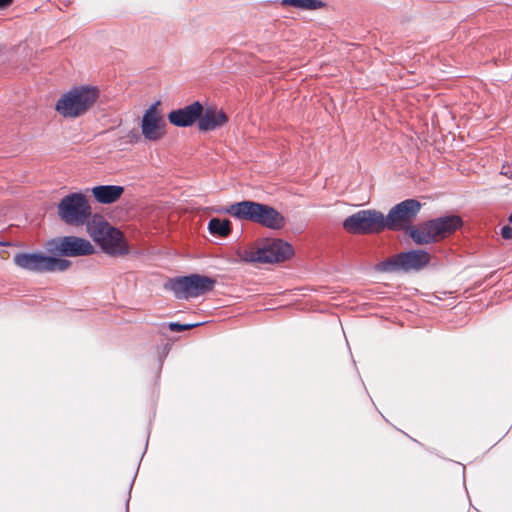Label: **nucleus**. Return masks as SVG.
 <instances>
[{
    "mask_svg": "<svg viewBox=\"0 0 512 512\" xmlns=\"http://www.w3.org/2000/svg\"><path fill=\"white\" fill-rule=\"evenodd\" d=\"M501 235L506 240L512 239V227L508 225L503 226L501 229Z\"/></svg>",
    "mask_w": 512,
    "mask_h": 512,
    "instance_id": "22",
    "label": "nucleus"
},
{
    "mask_svg": "<svg viewBox=\"0 0 512 512\" xmlns=\"http://www.w3.org/2000/svg\"><path fill=\"white\" fill-rule=\"evenodd\" d=\"M202 324L203 323L181 324V323H178V322H170L169 323V329L171 331L181 332V331H185V330H189V329L195 328V327L200 326Z\"/></svg>",
    "mask_w": 512,
    "mask_h": 512,
    "instance_id": "20",
    "label": "nucleus"
},
{
    "mask_svg": "<svg viewBox=\"0 0 512 512\" xmlns=\"http://www.w3.org/2000/svg\"><path fill=\"white\" fill-rule=\"evenodd\" d=\"M125 138L127 139L128 143L135 144L140 141L141 136L137 129H132L126 134Z\"/></svg>",
    "mask_w": 512,
    "mask_h": 512,
    "instance_id": "21",
    "label": "nucleus"
},
{
    "mask_svg": "<svg viewBox=\"0 0 512 512\" xmlns=\"http://www.w3.org/2000/svg\"><path fill=\"white\" fill-rule=\"evenodd\" d=\"M462 224L463 221L459 216L446 215L417 225L407 224L404 231L415 244L425 245L435 243L439 238L455 232Z\"/></svg>",
    "mask_w": 512,
    "mask_h": 512,
    "instance_id": "2",
    "label": "nucleus"
},
{
    "mask_svg": "<svg viewBox=\"0 0 512 512\" xmlns=\"http://www.w3.org/2000/svg\"><path fill=\"white\" fill-rule=\"evenodd\" d=\"M159 102L153 103L143 114L141 131L148 141H158L165 135L166 122L158 111Z\"/></svg>",
    "mask_w": 512,
    "mask_h": 512,
    "instance_id": "12",
    "label": "nucleus"
},
{
    "mask_svg": "<svg viewBox=\"0 0 512 512\" xmlns=\"http://www.w3.org/2000/svg\"><path fill=\"white\" fill-rule=\"evenodd\" d=\"M48 251L54 255L64 257L87 256L94 253V247L90 241L76 237L64 236L48 242Z\"/></svg>",
    "mask_w": 512,
    "mask_h": 512,
    "instance_id": "9",
    "label": "nucleus"
},
{
    "mask_svg": "<svg viewBox=\"0 0 512 512\" xmlns=\"http://www.w3.org/2000/svg\"><path fill=\"white\" fill-rule=\"evenodd\" d=\"M48 255L41 252H18L13 263L20 269L36 274L47 273Z\"/></svg>",
    "mask_w": 512,
    "mask_h": 512,
    "instance_id": "14",
    "label": "nucleus"
},
{
    "mask_svg": "<svg viewBox=\"0 0 512 512\" xmlns=\"http://www.w3.org/2000/svg\"><path fill=\"white\" fill-rule=\"evenodd\" d=\"M228 116L215 107L203 108V114L198 119V129L201 132H210L220 129L228 122Z\"/></svg>",
    "mask_w": 512,
    "mask_h": 512,
    "instance_id": "15",
    "label": "nucleus"
},
{
    "mask_svg": "<svg viewBox=\"0 0 512 512\" xmlns=\"http://www.w3.org/2000/svg\"><path fill=\"white\" fill-rule=\"evenodd\" d=\"M350 234L362 235L384 230V214L375 210H360L348 216L342 223Z\"/></svg>",
    "mask_w": 512,
    "mask_h": 512,
    "instance_id": "7",
    "label": "nucleus"
},
{
    "mask_svg": "<svg viewBox=\"0 0 512 512\" xmlns=\"http://www.w3.org/2000/svg\"><path fill=\"white\" fill-rule=\"evenodd\" d=\"M430 262V255L424 250L401 252L386 258V271H420Z\"/></svg>",
    "mask_w": 512,
    "mask_h": 512,
    "instance_id": "10",
    "label": "nucleus"
},
{
    "mask_svg": "<svg viewBox=\"0 0 512 512\" xmlns=\"http://www.w3.org/2000/svg\"><path fill=\"white\" fill-rule=\"evenodd\" d=\"M57 213L65 224L82 226L91 218L92 210L83 193L73 192L61 199L57 205Z\"/></svg>",
    "mask_w": 512,
    "mask_h": 512,
    "instance_id": "5",
    "label": "nucleus"
},
{
    "mask_svg": "<svg viewBox=\"0 0 512 512\" xmlns=\"http://www.w3.org/2000/svg\"><path fill=\"white\" fill-rule=\"evenodd\" d=\"M71 265V261L67 259L58 258L55 256L48 255L47 258V272H63L67 270Z\"/></svg>",
    "mask_w": 512,
    "mask_h": 512,
    "instance_id": "19",
    "label": "nucleus"
},
{
    "mask_svg": "<svg viewBox=\"0 0 512 512\" xmlns=\"http://www.w3.org/2000/svg\"><path fill=\"white\" fill-rule=\"evenodd\" d=\"M13 3V0H0V9H5L11 6Z\"/></svg>",
    "mask_w": 512,
    "mask_h": 512,
    "instance_id": "23",
    "label": "nucleus"
},
{
    "mask_svg": "<svg viewBox=\"0 0 512 512\" xmlns=\"http://www.w3.org/2000/svg\"><path fill=\"white\" fill-rule=\"evenodd\" d=\"M421 203L416 199H406L390 209L386 214V229L404 230L420 212Z\"/></svg>",
    "mask_w": 512,
    "mask_h": 512,
    "instance_id": "11",
    "label": "nucleus"
},
{
    "mask_svg": "<svg viewBox=\"0 0 512 512\" xmlns=\"http://www.w3.org/2000/svg\"><path fill=\"white\" fill-rule=\"evenodd\" d=\"M98 97L99 90L96 87H73L57 100L55 110L64 118H78L95 104Z\"/></svg>",
    "mask_w": 512,
    "mask_h": 512,
    "instance_id": "3",
    "label": "nucleus"
},
{
    "mask_svg": "<svg viewBox=\"0 0 512 512\" xmlns=\"http://www.w3.org/2000/svg\"><path fill=\"white\" fill-rule=\"evenodd\" d=\"M293 253V247L288 242L282 239H271L261 248L251 251L247 260L259 263H277L289 259Z\"/></svg>",
    "mask_w": 512,
    "mask_h": 512,
    "instance_id": "8",
    "label": "nucleus"
},
{
    "mask_svg": "<svg viewBox=\"0 0 512 512\" xmlns=\"http://www.w3.org/2000/svg\"><path fill=\"white\" fill-rule=\"evenodd\" d=\"M208 232L219 238H227L232 232V223L229 219L212 218L207 224Z\"/></svg>",
    "mask_w": 512,
    "mask_h": 512,
    "instance_id": "17",
    "label": "nucleus"
},
{
    "mask_svg": "<svg viewBox=\"0 0 512 512\" xmlns=\"http://www.w3.org/2000/svg\"><path fill=\"white\" fill-rule=\"evenodd\" d=\"M215 285L214 278L195 273L169 279L164 287L173 292L175 298L188 300L211 292Z\"/></svg>",
    "mask_w": 512,
    "mask_h": 512,
    "instance_id": "4",
    "label": "nucleus"
},
{
    "mask_svg": "<svg viewBox=\"0 0 512 512\" xmlns=\"http://www.w3.org/2000/svg\"><path fill=\"white\" fill-rule=\"evenodd\" d=\"M376 269H377L378 271H384V260H382V261H380V262H378V263H377V265H376Z\"/></svg>",
    "mask_w": 512,
    "mask_h": 512,
    "instance_id": "24",
    "label": "nucleus"
},
{
    "mask_svg": "<svg viewBox=\"0 0 512 512\" xmlns=\"http://www.w3.org/2000/svg\"><path fill=\"white\" fill-rule=\"evenodd\" d=\"M125 512H128V502L126 503V510Z\"/></svg>",
    "mask_w": 512,
    "mask_h": 512,
    "instance_id": "27",
    "label": "nucleus"
},
{
    "mask_svg": "<svg viewBox=\"0 0 512 512\" xmlns=\"http://www.w3.org/2000/svg\"><path fill=\"white\" fill-rule=\"evenodd\" d=\"M90 235L93 241L109 255L124 256L129 253L124 234L107 221H100L96 227L90 229Z\"/></svg>",
    "mask_w": 512,
    "mask_h": 512,
    "instance_id": "6",
    "label": "nucleus"
},
{
    "mask_svg": "<svg viewBox=\"0 0 512 512\" xmlns=\"http://www.w3.org/2000/svg\"><path fill=\"white\" fill-rule=\"evenodd\" d=\"M504 175H508L510 178H512V172L509 170H505L502 172Z\"/></svg>",
    "mask_w": 512,
    "mask_h": 512,
    "instance_id": "25",
    "label": "nucleus"
},
{
    "mask_svg": "<svg viewBox=\"0 0 512 512\" xmlns=\"http://www.w3.org/2000/svg\"><path fill=\"white\" fill-rule=\"evenodd\" d=\"M203 114V105L199 101H195L183 108L172 110L168 113L169 122L176 127H190Z\"/></svg>",
    "mask_w": 512,
    "mask_h": 512,
    "instance_id": "13",
    "label": "nucleus"
},
{
    "mask_svg": "<svg viewBox=\"0 0 512 512\" xmlns=\"http://www.w3.org/2000/svg\"><path fill=\"white\" fill-rule=\"evenodd\" d=\"M281 4L301 10H317L326 6L322 0H281Z\"/></svg>",
    "mask_w": 512,
    "mask_h": 512,
    "instance_id": "18",
    "label": "nucleus"
},
{
    "mask_svg": "<svg viewBox=\"0 0 512 512\" xmlns=\"http://www.w3.org/2000/svg\"><path fill=\"white\" fill-rule=\"evenodd\" d=\"M124 192V187L119 185H98L92 188L95 200L101 204L116 202Z\"/></svg>",
    "mask_w": 512,
    "mask_h": 512,
    "instance_id": "16",
    "label": "nucleus"
},
{
    "mask_svg": "<svg viewBox=\"0 0 512 512\" xmlns=\"http://www.w3.org/2000/svg\"><path fill=\"white\" fill-rule=\"evenodd\" d=\"M509 222L512 223V214L509 216Z\"/></svg>",
    "mask_w": 512,
    "mask_h": 512,
    "instance_id": "26",
    "label": "nucleus"
},
{
    "mask_svg": "<svg viewBox=\"0 0 512 512\" xmlns=\"http://www.w3.org/2000/svg\"><path fill=\"white\" fill-rule=\"evenodd\" d=\"M216 212L229 214L236 219L257 223L272 230H280L286 224L285 217L277 209L252 200L236 202L227 207H221Z\"/></svg>",
    "mask_w": 512,
    "mask_h": 512,
    "instance_id": "1",
    "label": "nucleus"
}]
</instances>
